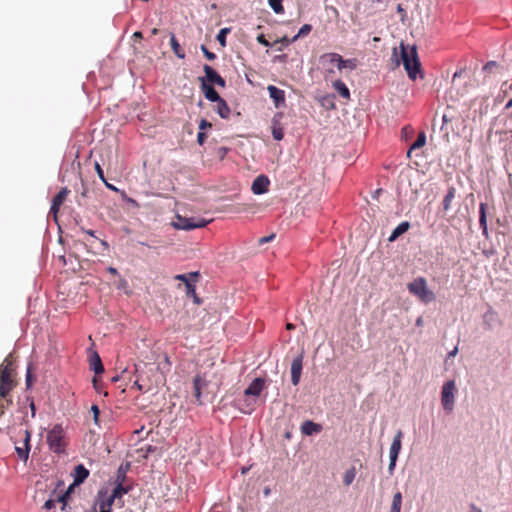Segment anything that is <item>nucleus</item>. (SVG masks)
<instances>
[{
	"mask_svg": "<svg viewBox=\"0 0 512 512\" xmlns=\"http://www.w3.org/2000/svg\"><path fill=\"white\" fill-rule=\"evenodd\" d=\"M16 375L13 360L5 358L0 365V417L13 403L11 392L17 386Z\"/></svg>",
	"mask_w": 512,
	"mask_h": 512,
	"instance_id": "obj_1",
	"label": "nucleus"
},
{
	"mask_svg": "<svg viewBox=\"0 0 512 512\" xmlns=\"http://www.w3.org/2000/svg\"><path fill=\"white\" fill-rule=\"evenodd\" d=\"M401 49V60L403 62L404 68L410 79L415 80L417 78V73L420 70V62L417 56V51L413 47L410 51L404 46L403 43L400 45Z\"/></svg>",
	"mask_w": 512,
	"mask_h": 512,
	"instance_id": "obj_2",
	"label": "nucleus"
},
{
	"mask_svg": "<svg viewBox=\"0 0 512 512\" xmlns=\"http://www.w3.org/2000/svg\"><path fill=\"white\" fill-rule=\"evenodd\" d=\"M408 291L416 296L420 301L429 303L435 300V294L427 286L424 277H418L407 285Z\"/></svg>",
	"mask_w": 512,
	"mask_h": 512,
	"instance_id": "obj_3",
	"label": "nucleus"
},
{
	"mask_svg": "<svg viewBox=\"0 0 512 512\" xmlns=\"http://www.w3.org/2000/svg\"><path fill=\"white\" fill-rule=\"evenodd\" d=\"M49 449L56 454H62L66 450L65 432L61 425H55L47 433Z\"/></svg>",
	"mask_w": 512,
	"mask_h": 512,
	"instance_id": "obj_4",
	"label": "nucleus"
},
{
	"mask_svg": "<svg viewBox=\"0 0 512 512\" xmlns=\"http://www.w3.org/2000/svg\"><path fill=\"white\" fill-rule=\"evenodd\" d=\"M200 274L199 272H190L188 274H178L174 278L185 284L186 294L192 297L196 304H200L201 300L197 296L195 283L197 282Z\"/></svg>",
	"mask_w": 512,
	"mask_h": 512,
	"instance_id": "obj_5",
	"label": "nucleus"
},
{
	"mask_svg": "<svg viewBox=\"0 0 512 512\" xmlns=\"http://www.w3.org/2000/svg\"><path fill=\"white\" fill-rule=\"evenodd\" d=\"M456 384L454 380L444 383L441 391V403L447 413L452 412L455 404Z\"/></svg>",
	"mask_w": 512,
	"mask_h": 512,
	"instance_id": "obj_6",
	"label": "nucleus"
},
{
	"mask_svg": "<svg viewBox=\"0 0 512 512\" xmlns=\"http://www.w3.org/2000/svg\"><path fill=\"white\" fill-rule=\"evenodd\" d=\"M321 63H329L336 65V68L341 71L344 68L354 70L357 66L356 59H343L338 53H326L320 58Z\"/></svg>",
	"mask_w": 512,
	"mask_h": 512,
	"instance_id": "obj_7",
	"label": "nucleus"
},
{
	"mask_svg": "<svg viewBox=\"0 0 512 512\" xmlns=\"http://www.w3.org/2000/svg\"><path fill=\"white\" fill-rule=\"evenodd\" d=\"M206 224L207 222L203 219L196 221L194 218H186L180 215H177L176 220L173 222L175 228L182 230L201 228L206 226Z\"/></svg>",
	"mask_w": 512,
	"mask_h": 512,
	"instance_id": "obj_8",
	"label": "nucleus"
},
{
	"mask_svg": "<svg viewBox=\"0 0 512 512\" xmlns=\"http://www.w3.org/2000/svg\"><path fill=\"white\" fill-rule=\"evenodd\" d=\"M113 503L108 493L100 490L95 501V512H112Z\"/></svg>",
	"mask_w": 512,
	"mask_h": 512,
	"instance_id": "obj_9",
	"label": "nucleus"
},
{
	"mask_svg": "<svg viewBox=\"0 0 512 512\" xmlns=\"http://www.w3.org/2000/svg\"><path fill=\"white\" fill-rule=\"evenodd\" d=\"M303 368V353L295 357L291 363V382L294 386L298 385Z\"/></svg>",
	"mask_w": 512,
	"mask_h": 512,
	"instance_id": "obj_10",
	"label": "nucleus"
},
{
	"mask_svg": "<svg viewBox=\"0 0 512 512\" xmlns=\"http://www.w3.org/2000/svg\"><path fill=\"white\" fill-rule=\"evenodd\" d=\"M70 190L67 187H63L58 194H56L52 200V205L50 208V214H53L56 219L57 214L60 210V207L65 202L67 196L69 195Z\"/></svg>",
	"mask_w": 512,
	"mask_h": 512,
	"instance_id": "obj_11",
	"label": "nucleus"
},
{
	"mask_svg": "<svg viewBox=\"0 0 512 512\" xmlns=\"http://www.w3.org/2000/svg\"><path fill=\"white\" fill-rule=\"evenodd\" d=\"M269 185V178L265 175H259L254 179L251 190L256 195L264 194L268 191Z\"/></svg>",
	"mask_w": 512,
	"mask_h": 512,
	"instance_id": "obj_12",
	"label": "nucleus"
},
{
	"mask_svg": "<svg viewBox=\"0 0 512 512\" xmlns=\"http://www.w3.org/2000/svg\"><path fill=\"white\" fill-rule=\"evenodd\" d=\"M267 91L269 93L270 98L273 100V103L276 108L285 105V92L282 89L277 88L274 85H269L267 87Z\"/></svg>",
	"mask_w": 512,
	"mask_h": 512,
	"instance_id": "obj_13",
	"label": "nucleus"
},
{
	"mask_svg": "<svg viewBox=\"0 0 512 512\" xmlns=\"http://www.w3.org/2000/svg\"><path fill=\"white\" fill-rule=\"evenodd\" d=\"M282 117L283 114L281 112H278L272 119V135L273 138L277 141H281L284 137L283 126L281 124Z\"/></svg>",
	"mask_w": 512,
	"mask_h": 512,
	"instance_id": "obj_14",
	"label": "nucleus"
},
{
	"mask_svg": "<svg viewBox=\"0 0 512 512\" xmlns=\"http://www.w3.org/2000/svg\"><path fill=\"white\" fill-rule=\"evenodd\" d=\"M265 386V380L262 378H255L250 385L245 389V396H259Z\"/></svg>",
	"mask_w": 512,
	"mask_h": 512,
	"instance_id": "obj_15",
	"label": "nucleus"
},
{
	"mask_svg": "<svg viewBox=\"0 0 512 512\" xmlns=\"http://www.w3.org/2000/svg\"><path fill=\"white\" fill-rule=\"evenodd\" d=\"M206 79L215 85H218L220 87H225L226 82L225 80L209 65H204L203 67Z\"/></svg>",
	"mask_w": 512,
	"mask_h": 512,
	"instance_id": "obj_16",
	"label": "nucleus"
},
{
	"mask_svg": "<svg viewBox=\"0 0 512 512\" xmlns=\"http://www.w3.org/2000/svg\"><path fill=\"white\" fill-rule=\"evenodd\" d=\"M115 487L108 496L112 500H121V498L132 490V484L114 483Z\"/></svg>",
	"mask_w": 512,
	"mask_h": 512,
	"instance_id": "obj_17",
	"label": "nucleus"
},
{
	"mask_svg": "<svg viewBox=\"0 0 512 512\" xmlns=\"http://www.w3.org/2000/svg\"><path fill=\"white\" fill-rule=\"evenodd\" d=\"M24 435H25V437H24V446L23 447H16V452H17L18 457L21 460L26 461L28 459L29 451H30L31 433H30V431L25 430L24 431Z\"/></svg>",
	"mask_w": 512,
	"mask_h": 512,
	"instance_id": "obj_18",
	"label": "nucleus"
},
{
	"mask_svg": "<svg viewBox=\"0 0 512 512\" xmlns=\"http://www.w3.org/2000/svg\"><path fill=\"white\" fill-rule=\"evenodd\" d=\"M130 468V463L121 464L116 472L114 483L132 484L127 477V472Z\"/></svg>",
	"mask_w": 512,
	"mask_h": 512,
	"instance_id": "obj_19",
	"label": "nucleus"
},
{
	"mask_svg": "<svg viewBox=\"0 0 512 512\" xmlns=\"http://www.w3.org/2000/svg\"><path fill=\"white\" fill-rule=\"evenodd\" d=\"M402 437H403V432L401 430H399L396 433V435L394 436L392 444L390 446V452H389L390 457L398 458L399 452L402 447Z\"/></svg>",
	"mask_w": 512,
	"mask_h": 512,
	"instance_id": "obj_20",
	"label": "nucleus"
},
{
	"mask_svg": "<svg viewBox=\"0 0 512 512\" xmlns=\"http://www.w3.org/2000/svg\"><path fill=\"white\" fill-rule=\"evenodd\" d=\"M322 430L320 424H317L311 420H306L301 425V432L307 436L313 435L315 433H319Z\"/></svg>",
	"mask_w": 512,
	"mask_h": 512,
	"instance_id": "obj_21",
	"label": "nucleus"
},
{
	"mask_svg": "<svg viewBox=\"0 0 512 512\" xmlns=\"http://www.w3.org/2000/svg\"><path fill=\"white\" fill-rule=\"evenodd\" d=\"M89 476V471L84 467V465L79 464L74 468L73 477L74 484L78 485L83 483L87 477Z\"/></svg>",
	"mask_w": 512,
	"mask_h": 512,
	"instance_id": "obj_22",
	"label": "nucleus"
},
{
	"mask_svg": "<svg viewBox=\"0 0 512 512\" xmlns=\"http://www.w3.org/2000/svg\"><path fill=\"white\" fill-rule=\"evenodd\" d=\"M207 386V381L200 375H196L193 380L194 396L201 403V390Z\"/></svg>",
	"mask_w": 512,
	"mask_h": 512,
	"instance_id": "obj_23",
	"label": "nucleus"
},
{
	"mask_svg": "<svg viewBox=\"0 0 512 512\" xmlns=\"http://www.w3.org/2000/svg\"><path fill=\"white\" fill-rule=\"evenodd\" d=\"M202 90L204 92L205 97L211 101V102H217L221 99L217 91L214 89L213 86L208 85L205 83L204 79L202 78Z\"/></svg>",
	"mask_w": 512,
	"mask_h": 512,
	"instance_id": "obj_24",
	"label": "nucleus"
},
{
	"mask_svg": "<svg viewBox=\"0 0 512 512\" xmlns=\"http://www.w3.org/2000/svg\"><path fill=\"white\" fill-rule=\"evenodd\" d=\"M90 369L93 370L95 374L104 372V366L102 364L101 358L96 351H94L90 356Z\"/></svg>",
	"mask_w": 512,
	"mask_h": 512,
	"instance_id": "obj_25",
	"label": "nucleus"
},
{
	"mask_svg": "<svg viewBox=\"0 0 512 512\" xmlns=\"http://www.w3.org/2000/svg\"><path fill=\"white\" fill-rule=\"evenodd\" d=\"M66 497H67V493L62 494V495H58L56 499H48L44 503V509H46L47 511L51 512L55 508L57 503H61L62 504V509H64V507L66 505Z\"/></svg>",
	"mask_w": 512,
	"mask_h": 512,
	"instance_id": "obj_26",
	"label": "nucleus"
},
{
	"mask_svg": "<svg viewBox=\"0 0 512 512\" xmlns=\"http://www.w3.org/2000/svg\"><path fill=\"white\" fill-rule=\"evenodd\" d=\"M216 105V111L218 115L223 119H228L231 113L230 107L228 106L227 102L221 98L218 100Z\"/></svg>",
	"mask_w": 512,
	"mask_h": 512,
	"instance_id": "obj_27",
	"label": "nucleus"
},
{
	"mask_svg": "<svg viewBox=\"0 0 512 512\" xmlns=\"http://www.w3.org/2000/svg\"><path fill=\"white\" fill-rule=\"evenodd\" d=\"M332 86L342 98L350 99V91L342 80H335Z\"/></svg>",
	"mask_w": 512,
	"mask_h": 512,
	"instance_id": "obj_28",
	"label": "nucleus"
},
{
	"mask_svg": "<svg viewBox=\"0 0 512 512\" xmlns=\"http://www.w3.org/2000/svg\"><path fill=\"white\" fill-rule=\"evenodd\" d=\"M410 228V223L407 221L401 222L392 232L388 240L390 242L395 241L399 236L407 232Z\"/></svg>",
	"mask_w": 512,
	"mask_h": 512,
	"instance_id": "obj_29",
	"label": "nucleus"
},
{
	"mask_svg": "<svg viewBox=\"0 0 512 512\" xmlns=\"http://www.w3.org/2000/svg\"><path fill=\"white\" fill-rule=\"evenodd\" d=\"M170 45H171L173 52L179 59L185 58V52L181 48L179 42L177 41V39L173 33L171 34V37H170Z\"/></svg>",
	"mask_w": 512,
	"mask_h": 512,
	"instance_id": "obj_30",
	"label": "nucleus"
},
{
	"mask_svg": "<svg viewBox=\"0 0 512 512\" xmlns=\"http://www.w3.org/2000/svg\"><path fill=\"white\" fill-rule=\"evenodd\" d=\"M456 195V189L454 187H449L444 199H443V210L446 212L450 210L451 203Z\"/></svg>",
	"mask_w": 512,
	"mask_h": 512,
	"instance_id": "obj_31",
	"label": "nucleus"
},
{
	"mask_svg": "<svg viewBox=\"0 0 512 512\" xmlns=\"http://www.w3.org/2000/svg\"><path fill=\"white\" fill-rule=\"evenodd\" d=\"M486 207L485 203H480L479 206V224L483 230V234L487 233V217H486Z\"/></svg>",
	"mask_w": 512,
	"mask_h": 512,
	"instance_id": "obj_32",
	"label": "nucleus"
},
{
	"mask_svg": "<svg viewBox=\"0 0 512 512\" xmlns=\"http://www.w3.org/2000/svg\"><path fill=\"white\" fill-rule=\"evenodd\" d=\"M402 507V494L397 491L392 498L390 512H400Z\"/></svg>",
	"mask_w": 512,
	"mask_h": 512,
	"instance_id": "obj_33",
	"label": "nucleus"
},
{
	"mask_svg": "<svg viewBox=\"0 0 512 512\" xmlns=\"http://www.w3.org/2000/svg\"><path fill=\"white\" fill-rule=\"evenodd\" d=\"M425 143H426V135L424 132H421L418 134L417 139L409 148V150L407 152V156L410 157L412 150L419 149V148L423 147L425 145Z\"/></svg>",
	"mask_w": 512,
	"mask_h": 512,
	"instance_id": "obj_34",
	"label": "nucleus"
},
{
	"mask_svg": "<svg viewBox=\"0 0 512 512\" xmlns=\"http://www.w3.org/2000/svg\"><path fill=\"white\" fill-rule=\"evenodd\" d=\"M268 4L276 14H283L285 11L282 0H268Z\"/></svg>",
	"mask_w": 512,
	"mask_h": 512,
	"instance_id": "obj_35",
	"label": "nucleus"
},
{
	"mask_svg": "<svg viewBox=\"0 0 512 512\" xmlns=\"http://www.w3.org/2000/svg\"><path fill=\"white\" fill-rule=\"evenodd\" d=\"M355 477H356V470L354 467H352L345 472L344 477H343V483L346 486H349L354 481Z\"/></svg>",
	"mask_w": 512,
	"mask_h": 512,
	"instance_id": "obj_36",
	"label": "nucleus"
},
{
	"mask_svg": "<svg viewBox=\"0 0 512 512\" xmlns=\"http://www.w3.org/2000/svg\"><path fill=\"white\" fill-rule=\"evenodd\" d=\"M312 30L310 24H304L298 31V33L292 38V41H296L298 38L308 35Z\"/></svg>",
	"mask_w": 512,
	"mask_h": 512,
	"instance_id": "obj_37",
	"label": "nucleus"
},
{
	"mask_svg": "<svg viewBox=\"0 0 512 512\" xmlns=\"http://www.w3.org/2000/svg\"><path fill=\"white\" fill-rule=\"evenodd\" d=\"M229 32V29L228 28H223L219 31V33L217 34V41L221 44V46L225 47L226 46V35L227 33Z\"/></svg>",
	"mask_w": 512,
	"mask_h": 512,
	"instance_id": "obj_38",
	"label": "nucleus"
},
{
	"mask_svg": "<svg viewBox=\"0 0 512 512\" xmlns=\"http://www.w3.org/2000/svg\"><path fill=\"white\" fill-rule=\"evenodd\" d=\"M201 51L203 52V54L205 55V57L209 60V61H213L216 59V54L213 53V52H210L207 47L205 45H202L201 46Z\"/></svg>",
	"mask_w": 512,
	"mask_h": 512,
	"instance_id": "obj_39",
	"label": "nucleus"
},
{
	"mask_svg": "<svg viewBox=\"0 0 512 512\" xmlns=\"http://www.w3.org/2000/svg\"><path fill=\"white\" fill-rule=\"evenodd\" d=\"M323 66H328L326 69H325V73H324V76L325 78H329L332 74H334V67H336V65H333V64H329V63H322Z\"/></svg>",
	"mask_w": 512,
	"mask_h": 512,
	"instance_id": "obj_40",
	"label": "nucleus"
},
{
	"mask_svg": "<svg viewBox=\"0 0 512 512\" xmlns=\"http://www.w3.org/2000/svg\"><path fill=\"white\" fill-rule=\"evenodd\" d=\"M95 170H96L98 177L103 181V183H106L103 169L98 162L95 163Z\"/></svg>",
	"mask_w": 512,
	"mask_h": 512,
	"instance_id": "obj_41",
	"label": "nucleus"
},
{
	"mask_svg": "<svg viewBox=\"0 0 512 512\" xmlns=\"http://www.w3.org/2000/svg\"><path fill=\"white\" fill-rule=\"evenodd\" d=\"M497 62L495 61H489L483 66V71L485 72H491L494 68H497Z\"/></svg>",
	"mask_w": 512,
	"mask_h": 512,
	"instance_id": "obj_42",
	"label": "nucleus"
},
{
	"mask_svg": "<svg viewBox=\"0 0 512 512\" xmlns=\"http://www.w3.org/2000/svg\"><path fill=\"white\" fill-rule=\"evenodd\" d=\"M91 411L93 413V418H94V422L95 424H98V421H99V414H100V410H99V407L97 405H92L91 407Z\"/></svg>",
	"mask_w": 512,
	"mask_h": 512,
	"instance_id": "obj_43",
	"label": "nucleus"
},
{
	"mask_svg": "<svg viewBox=\"0 0 512 512\" xmlns=\"http://www.w3.org/2000/svg\"><path fill=\"white\" fill-rule=\"evenodd\" d=\"M212 124L208 122L206 119H202L199 123V129L200 131H204L207 128H211Z\"/></svg>",
	"mask_w": 512,
	"mask_h": 512,
	"instance_id": "obj_44",
	"label": "nucleus"
},
{
	"mask_svg": "<svg viewBox=\"0 0 512 512\" xmlns=\"http://www.w3.org/2000/svg\"><path fill=\"white\" fill-rule=\"evenodd\" d=\"M229 149L226 148V147H219L217 149V156L220 158V159H223L226 154L228 153Z\"/></svg>",
	"mask_w": 512,
	"mask_h": 512,
	"instance_id": "obj_45",
	"label": "nucleus"
},
{
	"mask_svg": "<svg viewBox=\"0 0 512 512\" xmlns=\"http://www.w3.org/2000/svg\"><path fill=\"white\" fill-rule=\"evenodd\" d=\"M240 410L244 413L250 414L252 411H254V404L247 402L245 408L240 407Z\"/></svg>",
	"mask_w": 512,
	"mask_h": 512,
	"instance_id": "obj_46",
	"label": "nucleus"
},
{
	"mask_svg": "<svg viewBox=\"0 0 512 512\" xmlns=\"http://www.w3.org/2000/svg\"><path fill=\"white\" fill-rule=\"evenodd\" d=\"M206 134L203 132V131H200L197 135V142L200 144V145H203L204 142L206 141Z\"/></svg>",
	"mask_w": 512,
	"mask_h": 512,
	"instance_id": "obj_47",
	"label": "nucleus"
},
{
	"mask_svg": "<svg viewBox=\"0 0 512 512\" xmlns=\"http://www.w3.org/2000/svg\"><path fill=\"white\" fill-rule=\"evenodd\" d=\"M31 383H32V373H31V368L29 366L27 368V373H26V384H27V387H30Z\"/></svg>",
	"mask_w": 512,
	"mask_h": 512,
	"instance_id": "obj_48",
	"label": "nucleus"
},
{
	"mask_svg": "<svg viewBox=\"0 0 512 512\" xmlns=\"http://www.w3.org/2000/svg\"><path fill=\"white\" fill-rule=\"evenodd\" d=\"M257 41L263 46H266V47L270 46V43L266 40L265 36L262 34L257 37Z\"/></svg>",
	"mask_w": 512,
	"mask_h": 512,
	"instance_id": "obj_49",
	"label": "nucleus"
},
{
	"mask_svg": "<svg viewBox=\"0 0 512 512\" xmlns=\"http://www.w3.org/2000/svg\"><path fill=\"white\" fill-rule=\"evenodd\" d=\"M396 461H397V457H390V463H389V467H388V470L390 473H393V470L396 466Z\"/></svg>",
	"mask_w": 512,
	"mask_h": 512,
	"instance_id": "obj_50",
	"label": "nucleus"
},
{
	"mask_svg": "<svg viewBox=\"0 0 512 512\" xmlns=\"http://www.w3.org/2000/svg\"><path fill=\"white\" fill-rule=\"evenodd\" d=\"M508 90H511L512 91V82L510 84H508L507 82H505L503 85H502V88H501V92L506 95Z\"/></svg>",
	"mask_w": 512,
	"mask_h": 512,
	"instance_id": "obj_51",
	"label": "nucleus"
},
{
	"mask_svg": "<svg viewBox=\"0 0 512 512\" xmlns=\"http://www.w3.org/2000/svg\"><path fill=\"white\" fill-rule=\"evenodd\" d=\"M274 237H275V234H271L270 236H265V237L260 238L258 242L260 245H262V244H265V243L271 241Z\"/></svg>",
	"mask_w": 512,
	"mask_h": 512,
	"instance_id": "obj_52",
	"label": "nucleus"
},
{
	"mask_svg": "<svg viewBox=\"0 0 512 512\" xmlns=\"http://www.w3.org/2000/svg\"><path fill=\"white\" fill-rule=\"evenodd\" d=\"M280 42H281L282 44L289 45V44H290V43H292L293 41H292V38H291V39H289L287 36H285V37H283V38H281V39H280Z\"/></svg>",
	"mask_w": 512,
	"mask_h": 512,
	"instance_id": "obj_53",
	"label": "nucleus"
},
{
	"mask_svg": "<svg viewBox=\"0 0 512 512\" xmlns=\"http://www.w3.org/2000/svg\"><path fill=\"white\" fill-rule=\"evenodd\" d=\"M397 12H398V13H400V14H402V15H405V14H406L405 9L402 7V5H401V4H399V5L397 6Z\"/></svg>",
	"mask_w": 512,
	"mask_h": 512,
	"instance_id": "obj_54",
	"label": "nucleus"
},
{
	"mask_svg": "<svg viewBox=\"0 0 512 512\" xmlns=\"http://www.w3.org/2000/svg\"><path fill=\"white\" fill-rule=\"evenodd\" d=\"M133 37L135 39H141L143 37L142 33L140 31H136L134 34H133Z\"/></svg>",
	"mask_w": 512,
	"mask_h": 512,
	"instance_id": "obj_55",
	"label": "nucleus"
},
{
	"mask_svg": "<svg viewBox=\"0 0 512 512\" xmlns=\"http://www.w3.org/2000/svg\"><path fill=\"white\" fill-rule=\"evenodd\" d=\"M457 352H458V348L455 347L451 352H449V356L454 357L457 354Z\"/></svg>",
	"mask_w": 512,
	"mask_h": 512,
	"instance_id": "obj_56",
	"label": "nucleus"
},
{
	"mask_svg": "<svg viewBox=\"0 0 512 512\" xmlns=\"http://www.w3.org/2000/svg\"><path fill=\"white\" fill-rule=\"evenodd\" d=\"M104 184H105V186H106L108 189L113 190V191H115V190H116V188H115L112 184L108 183L107 181H106V183H104Z\"/></svg>",
	"mask_w": 512,
	"mask_h": 512,
	"instance_id": "obj_57",
	"label": "nucleus"
},
{
	"mask_svg": "<svg viewBox=\"0 0 512 512\" xmlns=\"http://www.w3.org/2000/svg\"><path fill=\"white\" fill-rule=\"evenodd\" d=\"M469 512H482V511L479 508H477L476 506L472 505Z\"/></svg>",
	"mask_w": 512,
	"mask_h": 512,
	"instance_id": "obj_58",
	"label": "nucleus"
},
{
	"mask_svg": "<svg viewBox=\"0 0 512 512\" xmlns=\"http://www.w3.org/2000/svg\"><path fill=\"white\" fill-rule=\"evenodd\" d=\"M108 272L115 275V274H117V269L114 267H109Z\"/></svg>",
	"mask_w": 512,
	"mask_h": 512,
	"instance_id": "obj_59",
	"label": "nucleus"
},
{
	"mask_svg": "<svg viewBox=\"0 0 512 512\" xmlns=\"http://www.w3.org/2000/svg\"><path fill=\"white\" fill-rule=\"evenodd\" d=\"M510 108H512V98L505 105V109H510Z\"/></svg>",
	"mask_w": 512,
	"mask_h": 512,
	"instance_id": "obj_60",
	"label": "nucleus"
},
{
	"mask_svg": "<svg viewBox=\"0 0 512 512\" xmlns=\"http://www.w3.org/2000/svg\"><path fill=\"white\" fill-rule=\"evenodd\" d=\"M442 120H443V124H446L449 122V119L446 114L443 115Z\"/></svg>",
	"mask_w": 512,
	"mask_h": 512,
	"instance_id": "obj_61",
	"label": "nucleus"
},
{
	"mask_svg": "<svg viewBox=\"0 0 512 512\" xmlns=\"http://www.w3.org/2000/svg\"><path fill=\"white\" fill-rule=\"evenodd\" d=\"M158 33H159V29H158V28H153V29L151 30V34H152V35H157Z\"/></svg>",
	"mask_w": 512,
	"mask_h": 512,
	"instance_id": "obj_62",
	"label": "nucleus"
},
{
	"mask_svg": "<svg viewBox=\"0 0 512 512\" xmlns=\"http://www.w3.org/2000/svg\"><path fill=\"white\" fill-rule=\"evenodd\" d=\"M30 406H31V410H32V415L34 416L35 415V405L32 402Z\"/></svg>",
	"mask_w": 512,
	"mask_h": 512,
	"instance_id": "obj_63",
	"label": "nucleus"
},
{
	"mask_svg": "<svg viewBox=\"0 0 512 512\" xmlns=\"http://www.w3.org/2000/svg\"><path fill=\"white\" fill-rule=\"evenodd\" d=\"M286 328H287L288 330H291V329H293V328H294V325H293V324H291V323H288V324L286 325Z\"/></svg>",
	"mask_w": 512,
	"mask_h": 512,
	"instance_id": "obj_64",
	"label": "nucleus"
}]
</instances>
